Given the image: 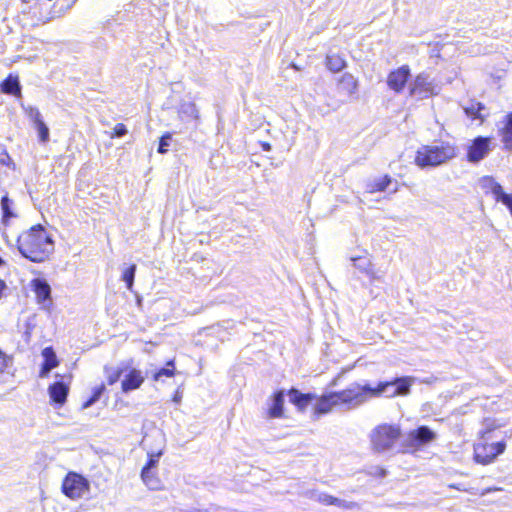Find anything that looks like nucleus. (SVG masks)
<instances>
[{
    "label": "nucleus",
    "mask_w": 512,
    "mask_h": 512,
    "mask_svg": "<svg viewBox=\"0 0 512 512\" xmlns=\"http://www.w3.org/2000/svg\"><path fill=\"white\" fill-rule=\"evenodd\" d=\"M17 244L21 255L36 263L44 262L54 251V241L41 224L23 232Z\"/></svg>",
    "instance_id": "obj_1"
},
{
    "label": "nucleus",
    "mask_w": 512,
    "mask_h": 512,
    "mask_svg": "<svg viewBox=\"0 0 512 512\" xmlns=\"http://www.w3.org/2000/svg\"><path fill=\"white\" fill-rule=\"evenodd\" d=\"M416 378L413 376L395 377L390 381H380L373 387L370 384L361 385L355 383L356 390L361 394L360 406L371 398H394L398 396H407L410 394L411 387Z\"/></svg>",
    "instance_id": "obj_2"
},
{
    "label": "nucleus",
    "mask_w": 512,
    "mask_h": 512,
    "mask_svg": "<svg viewBox=\"0 0 512 512\" xmlns=\"http://www.w3.org/2000/svg\"><path fill=\"white\" fill-rule=\"evenodd\" d=\"M458 149L448 141H438L431 145L421 146L415 156V163L420 168L437 167L457 157Z\"/></svg>",
    "instance_id": "obj_3"
},
{
    "label": "nucleus",
    "mask_w": 512,
    "mask_h": 512,
    "mask_svg": "<svg viewBox=\"0 0 512 512\" xmlns=\"http://www.w3.org/2000/svg\"><path fill=\"white\" fill-rule=\"evenodd\" d=\"M361 394L356 390L355 383L350 384L346 389L325 394L317 399L315 413L326 414L333 407H341L344 410L356 409L360 406Z\"/></svg>",
    "instance_id": "obj_4"
},
{
    "label": "nucleus",
    "mask_w": 512,
    "mask_h": 512,
    "mask_svg": "<svg viewBox=\"0 0 512 512\" xmlns=\"http://www.w3.org/2000/svg\"><path fill=\"white\" fill-rule=\"evenodd\" d=\"M401 436V429L397 425L382 424L371 433L372 447L376 452L390 451Z\"/></svg>",
    "instance_id": "obj_5"
},
{
    "label": "nucleus",
    "mask_w": 512,
    "mask_h": 512,
    "mask_svg": "<svg viewBox=\"0 0 512 512\" xmlns=\"http://www.w3.org/2000/svg\"><path fill=\"white\" fill-rule=\"evenodd\" d=\"M61 490L69 499L78 500L89 494L90 482L81 474L69 472L63 479Z\"/></svg>",
    "instance_id": "obj_6"
},
{
    "label": "nucleus",
    "mask_w": 512,
    "mask_h": 512,
    "mask_svg": "<svg viewBox=\"0 0 512 512\" xmlns=\"http://www.w3.org/2000/svg\"><path fill=\"white\" fill-rule=\"evenodd\" d=\"M436 433L428 426L422 425L411 430L402 443V452L416 451L436 439Z\"/></svg>",
    "instance_id": "obj_7"
},
{
    "label": "nucleus",
    "mask_w": 512,
    "mask_h": 512,
    "mask_svg": "<svg viewBox=\"0 0 512 512\" xmlns=\"http://www.w3.org/2000/svg\"><path fill=\"white\" fill-rule=\"evenodd\" d=\"M439 92L440 87L426 72L418 74L410 84V95L418 97L419 99H425L432 95H437Z\"/></svg>",
    "instance_id": "obj_8"
},
{
    "label": "nucleus",
    "mask_w": 512,
    "mask_h": 512,
    "mask_svg": "<svg viewBox=\"0 0 512 512\" xmlns=\"http://www.w3.org/2000/svg\"><path fill=\"white\" fill-rule=\"evenodd\" d=\"M505 450L503 442L479 443L474 446V458L477 463L489 464Z\"/></svg>",
    "instance_id": "obj_9"
},
{
    "label": "nucleus",
    "mask_w": 512,
    "mask_h": 512,
    "mask_svg": "<svg viewBox=\"0 0 512 512\" xmlns=\"http://www.w3.org/2000/svg\"><path fill=\"white\" fill-rule=\"evenodd\" d=\"M489 138L478 136L476 137L471 145L468 147L467 160L470 163H478L486 157L490 150Z\"/></svg>",
    "instance_id": "obj_10"
},
{
    "label": "nucleus",
    "mask_w": 512,
    "mask_h": 512,
    "mask_svg": "<svg viewBox=\"0 0 512 512\" xmlns=\"http://www.w3.org/2000/svg\"><path fill=\"white\" fill-rule=\"evenodd\" d=\"M409 77L410 68L407 65H403L389 73L387 77V85L394 92L400 93L405 88Z\"/></svg>",
    "instance_id": "obj_11"
},
{
    "label": "nucleus",
    "mask_w": 512,
    "mask_h": 512,
    "mask_svg": "<svg viewBox=\"0 0 512 512\" xmlns=\"http://www.w3.org/2000/svg\"><path fill=\"white\" fill-rule=\"evenodd\" d=\"M32 291L36 295L37 302L46 308L51 304V287L43 278H35L31 281Z\"/></svg>",
    "instance_id": "obj_12"
},
{
    "label": "nucleus",
    "mask_w": 512,
    "mask_h": 512,
    "mask_svg": "<svg viewBox=\"0 0 512 512\" xmlns=\"http://www.w3.org/2000/svg\"><path fill=\"white\" fill-rule=\"evenodd\" d=\"M144 380L145 378L140 370L136 368L127 369L121 382V389L124 393L136 390L140 388Z\"/></svg>",
    "instance_id": "obj_13"
},
{
    "label": "nucleus",
    "mask_w": 512,
    "mask_h": 512,
    "mask_svg": "<svg viewBox=\"0 0 512 512\" xmlns=\"http://www.w3.org/2000/svg\"><path fill=\"white\" fill-rule=\"evenodd\" d=\"M270 402L267 417L271 419L281 418L284 413V391L280 390L275 392Z\"/></svg>",
    "instance_id": "obj_14"
},
{
    "label": "nucleus",
    "mask_w": 512,
    "mask_h": 512,
    "mask_svg": "<svg viewBox=\"0 0 512 512\" xmlns=\"http://www.w3.org/2000/svg\"><path fill=\"white\" fill-rule=\"evenodd\" d=\"M289 400L299 410H304L313 400L316 395L312 393H301L299 390L292 388L288 392Z\"/></svg>",
    "instance_id": "obj_15"
},
{
    "label": "nucleus",
    "mask_w": 512,
    "mask_h": 512,
    "mask_svg": "<svg viewBox=\"0 0 512 512\" xmlns=\"http://www.w3.org/2000/svg\"><path fill=\"white\" fill-rule=\"evenodd\" d=\"M48 392H49L51 400L54 403H56L58 405H63L66 401V398H67V395L69 392V388L62 381H57L49 386Z\"/></svg>",
    "instance_id": "obj_16"
},
{
    "label": "nucleus",
    "mask_w": 512,
    "mask_h": 512,
    "mask_svg": "<svg viewBox=\"0 0 512 512\" xmlns=\"http://www.w3.org/2000/svg\"><path fill=\"white\" fill-rule=\"evenodd\" d=\"M128 365L121 364L119 366H105L104 373L107 379L108 385H114L121 376L127 371Z\"/></svg>",
    "instance_id": "obj_17"
},
{
    "label": "nucleus",
    "mask_w": 512,
    "mask_h": 512,
    "mask_svg": "<svg viewBox=\"0 0 512 512\" xmlns=\"http://www.w3.org/2000/svg\"><path fill=\"white\" fill-rule=\"evenodd\" d=\"M1 91L5 94L20 96L21 95V85H20L18 77L9 75L1 83Z\"/></svg>",
    "instance_id": "obj_18"
},
{
    "label": "nucleus",
    "mask_w": 512,
    "mask_h": 512,
    "mask_svg": "<svg viewBox=\"0 0 512 512\" xmlns=\"http://www.w3.org/2000/svg\"><path fill=\"white\" fill-rule=\"evenodd\" d=\"M338 85L339 89H341L342 91L346 92L349 95H352L356 92L358 83L356 78L352 74L345 73L339 79Z\"/></svg>",
    "instance_id": "obj_19"
},
{
    "label": "nucleus",
    "mask_w": 512,
    "mask_h": 512,
    "mask_svg": "<svg viewBox=\"0 0 512 512\" xmlns=\"http://www.w3.org/2000/svg\"><path fill=\"white\" fill-rule=\"evenodd\" d=\"M485 110V106L480 102H472L464 107L465 114L473 120L479 119L483 121L486 117V115L483 113Z\"/></svg>",
    "instance_id": "obj_20"
},
{
    "label": "nucleus",
    "mask_w": 512,
    "mask_h": 512,
    "mask_svg": "<svg viewBox=\"0 0 512 512\" xmlns=\"http://www.w3.org/2000/svg\"><path fill=\"white\" fill-rule=\"evenodd\" d=\"M390 183H391L390 176L385 175L383 177L376 178V179L370 181L366 186V190L369 193L385 191Z\"/></svg>",
    "instance_id": "obj_21"
},
{
    "label": "nucleus",
    "mask_w": 512,
    "mask_h": 512,
    "mask_svg": "<svg viewBox=\"0 0 512 512\" xmlns=\"http://www.w3.org/2000/svg\"><path fill=\"white\" fill-rule=\"evenodd\" d=\"M505 125L502 129V141L505 147L512 150V112L505 117Z\"/></svg>",
    "instance_id": "obj_22"
},
{
    "label": "nucleus",
    "mask_w": 512,
    "mask_h": 512,
    "mask_svg": "<svg viewBox=\"0 0 512 512\" xmlns=\"http://www.w3.org/2000/svg\"><path fill=\"white\" fill-rule=\"evenodd\" d=\"M483 189L489 190L494 198L498 197L504 190L503 187L495 181L494 178L486 176L481 179Z\"/></svg>",
    "instance_id": "obj_23"
},
{
    "label": "nucleus",
    "mask_w": 512,
    "mask_h": 512,
    "mask_svg": "<svg viewBox=\"0 0 512 512\" xmlns=\"http://www.w3.org/2000/svg\"><path fill=\"white\" fill-rule=\"evenodd\" d=\"M326 65L330 71L339 72L346 66V61L340 55L328 54Z\"/></svg>",
    "instance_id": "obj_24"
},
{
    "label": "nucleus",
    "mask_w": 512,
    "mask_h": 512,
    "mask_svg": "<svg viewBox=\"0 0 512 512\" xmlns=\"http://www.w3.org/2000/svg\"><path fill=\"white\" fill-rule=\"evenodd\" d=\"M105 390L106 387L104 384L94 387L92 390V395L83 403L82 408L87 409L94 405L101 398Z\"/></svg>",
    "instance_id": "obj_25"
},
{
    "label": "nucleus",
    "mask_w": 512,
    "mask_h": 512,
    "mask_svg": "<svg viewBox=\"0 0 512 512\" xmlns=\"http://www.w3.org/2000/svg\"><path fill=\"white\" fill-rule=\"evenodd\" d=\"M0 206H1L2 214H3L4 222H7L10 218H13L16 216L11 208L12 200L8 197L7 194L1 198Z\"/></svg>",
    "instance_id": "obj_26"
},
{
    "label": "nucleus",
    "mask_w": 512,
    "mask_h": 512,
    "mask_svg": "<svg viewBox=\"0 0 512 512\" xmlns=\"http://www.w3.org/2000/svg\"><path fill=\"white\" fill-rule=\"evenodd\" d=\"M42 356L44 359L43 363L45 365L49 366L52 369L58 366L59 362L57 360L56 353L52 347L44 348L42 351Z\"/></svg>",
    "instance_id": "obj_27"
},
{
    "label": "nucleus",
    "mask_w": 512,
    "mask_h": 512,
    "mask_svg": "<svg viewBox=\"0 0 512 512\" xmlns=\"http://www.w3.org/2000/svg\"><path fill=\"white\" fill-rule=\"evenodd\" d=\"M351 261L355 268L364 273L369 272L372 267L371 260L366 256L351 257Z\"/></svg>",
    "instance_id": "obj_28"
},
{
    "label": "nucleus",
    "mask_w": 512,
    "mask_h": 512,
    "mask_svg": "<svg viewBox=\"0 0 512 512\" xmlns=\"http://www.w3.org/2000/svg\"><path fill=\"white\" fill-rule=\"evenodd\" d=\"M141 478L143 482L150 488V489H157L158 488V481L152 474L151 470L148 469V467H143L141 471Z\"/></svg>",
    "instance_id": "obj_29"
},
{
    "label": "nucleus",
    "mask_w": 512,
    "mask_h": 512,
    "mask_svg": "<svg viewBox=\"0 0 512 512\" xmlns=\"http://www.w3.org/2000/svg\"><path fill=\"white\" fill-rule=\"evenodd\" d=\"M180 115L197 119L199 117L196 105L192 102L183 103L179 109Z\"/></svg>",
    "instance_id": "obj_30"
},
{
    "label": "nucleus",
    "mask_w": 512,
    "mask_h": 512,
    "mask_svg": "<svg viewBox=\"0 0 512 512\" xmlns=\"http://www.w3.org/2000/svg\"><path fill=\"white\" fill-rule=\"evenodd\" d=\"M135 272H136L135 264L130 265L123 271L122 280L126 283V287L129 290H131L133 287Z\"/></svg>",
    "instance_id": "obj_31"
},
{
    "label": "nucleus",
    "mask_w": 512,
    "mask_h": 512,
    "mask_svg": "<svg viewBox=\"0 0 512 512\" xmlns=\"http://www.w3.org/2000/svg\"><path fill=\"white\" fill-rule=\"evenodd\" d=\"M174 361L170 360L167 362L166 367L159 369L153 375L155 381H158L161 377H172L174 375Z\"/></svg>",
    "instance_id": "obj_32"
},
{
    "label": "nucleus",
    "mask_w": 512,
    "mask_h": 512,
    "mask_svg": "<svg viewBox=\"0 0 512 512\" xmlns=\"http://www.w3.org/2000/svg\"><path fill=\"white\" fill-rule=\"evenodd\" d=\"M312 498L316 499L320 503L326 506L334 505L335 498L332 495L323 493V492H314L312 494Z\"/></svg>",
    "instance_id": "obj_33"
},
{
    "label": "nucleus",
    "mask_w": 512,
    "mask_h": 512,
    "mask_svg": "<svg viewBox=\"0 0 512 512\" xmlns=\"http://www.w3.org/2000/svg\"><path fill=\"white\" fill-rule=\"evenodd\" d=\"M35 128L38 131L40 141L44 143L47 142L49 140V128L44 121L35 124Z\"/></svg>",
    "instance_id": "obj_34"
},
{
    "label": "nucleus",
    "mask_w": 512,
    "mask_h": 512,
    "mask_svg": "<svg viewBox=\"0 0 512 512\" xmlns=\"http://www.w3.org/2000/svg\"><path fill=\"white\" fill-rule=\"evenodd\" d=\"M333 506H337V507H339L341 509H345V510H353V509L359 508L358 503H356L354 501H346V500H343V499H340L337 497L335 498Z\"/></svg>",
    "instance_id": "obj_35"
},
{
    "label": "nucleus",
    "mask_w": 512,
    "mask_h": 512,
    "mask_svg": "<svg viewBox=\"0 0 512 512\" xmlns=\"http://www.w3.org/2000/svg\"><path fill=\"white\" fill-rule=\"evenodd\" d=\"M495 200L505 205L512 215V194L503 191L498 197L495 198Z\"/></svg>",
    "instance_id": "obj_36"
},
{
    "label": "nucleus",
    "mask_w": 512,
    "mask_h": 512,
    "mask_svg": "<svg viewBox=\"0 0 512 512\" xmlns=\"http://www.w3.org/2000/svg\"><path fill=\"white\" fill-rule=\"evenodd\" d=\"M172 136L170 133L164 134L159 141L158 152L164 154L167 151V147L170 145Z\"/></svg>",
    "instance_id": "obj_37"
},
{
    "label": "nucleus",
    "mask_w": 512,
    "mask_h": 512,
    "mask_svg": "<svg viewBox=\"0 0 512 512\" xmlns=\"http://www.w3.org/2000/svg\"><path fill=\"white\" fill-rule=\"evenodd\" d=\"M28 117L33 121L34 125L43 121L40 111L36 107L26 109Z\"/></svg>",
    "instance_id": "obj_38"
},
{
    "label": "nucleus",
    "mask_w": 512,
    "mask_h": 512,
    "mask_svg": "<svg viewBox=\"0 0 512 512\" xmlns=\"http://www.w3.org/2000/svg\"><path fill=\"white\" fill-rule=\"evenodd\" d=\"M162 455V452L159 451L157 453H150L148 454L149 456V459H148V462L146 463V465L144 467H148V469H152V468H155L159 462V459Z\"/></svg>",
    "instance_id": "obj_39"
},
{
    "label": "nucleus",
    "mask_w": 512,
    "mask_h": 512,
    "mask_svg": "<svg viewBox=\"0 0 512 512\" xmlns=\"http://www.w3.org/2000/svg\"><path fill=\"white\" fill-rule=\"evenodd\" d=\"M128 130L126 126L122 123H118L113 129L114 137H123L127 134Z\"/></svg>",
    "instance_id": "obj_40"
},
{
    "label": "nucleus",
    "mask_w": 512,
    "mask_h": 512,
    "mask_svg": "<svg viewBox=\"0 0 512 512\" xmlns=\"http://www.w3.org/2000/svg\"><path fill=\"white\" fill-rule=\"evenodd\" d=\"M366 274L370 277L371 282L382 281L383 279V273L380 271L373 270L372 267Z\"/></svg>",
    "instance_id": "obj_41"
},
{
    "label": "nucleus",
    "mask_w": 512,
    "mask_h": 512,
    "mask_svg": "<svg viewBox=\"0 0 512 512\" xmlns=\"http://www.w3.org/2000/svg\"><path fill=\"white\" fill-rule=\"evenodd\" d=\"M10 358L0 350V373L8 367Z\"/></svg>",
    "instance_id": "obj_42"
},
{
    "label": "nucleus",
    "mask_w": 512,
    "mask_h": 512,
    "mask_svg": "<svg viewBox=\"0 0 512 512\" xmlns=\"http://www.w3.org/2000/svg\"><path fill=\"white\" fill-rule=\"evenodd\" d=\"M51 370H52V368H50L49 366H47L44 363H42L39 376L41 378H45V377L48 376V374L50 373Z\"/></svg>",
    "instance_id": "obj_43"
},
{
    "label": "nucleus",
    "mask_w": 512,
    "mask_h": 512,
    "mask_svg": "<svg viewBox=\"0 0 512 512\" xmlns=\"http://www.w3.org/2000/svg\"><path fill=\"white\" fill-rule=\"evenodd\" d=\"M261 146H262V149H263L264 151H270V150H271V148H272V147H271V144H269L268 142H263V143L261 144Z\"/></svg>",
    "instance_id": "obj_44"
},
{
    "label": "nucleus",
    "mask_w": 512,
    "mask_h": 512,
    "mask_svg": "<svg viewBox=\"0 0 512 512\" xmlns=\"http://www.w3.org/2000/svg\"><path fill=\"white\" fill-rule=\"evenodd\" d=\"M180 400H181V395L176 393V395L174 396V401L175 402H180Z\"/></svg>",
    "instance_id": "obj_45"
},
{
    "label": "nucleus",
    "mask_w": 512,
    "mask_h": 512,
    "mask_svg": "<svg viewBox=\"0 0 512 512\" xmlns=\"http://www.w3.org/2000/svg\"><path fill=\"white\" fill-rule=\"evenodd\" d=\"M379 475L384 477L386 475V471L381 468L380 471H379Z\"/></svg>",
    "instance_id": "obj_46"
},
{
    "label": "nucleus",
    "mask_w": 512,
    "mask_h": 512,
    "mask_svg": "<svg viewBox=\"0 0 512 512\" xmlns=\"http://www.w3.org/2000/svg\"><path fill=\"white\" fill-rule=\"evenodd\" d=\"M0 163H1V164H6V163H7V162H6V159H4V158L0 159Z\"/></svg>",
    "instance_id": "obj_47"
},
{
    "label": "nucleus",
    "mask_w": 512,
    "mask_h": 512,
    "mask_svg": "<svg viewBox=\"0 0 512 512\" xmlns=\"http://www.w3.org/2000/svg\"><path fill=\"white\" fill-rule=\"evenodd\" d=\"M4 264V261L3 259L0 257V266H2Z\"/></svg>",
    "instance_id": "obj_48"
},
{
    "label": "nucleus",
    "mask_w": 512,
    "mask_h": 512,
    "mask_svg": "<svg viewBox=\"0 0 512 512\" xmlns=\"http://www.w3.org/2000/svg\"><path fill=\"white\" fill-rule=\"evenodd\" d=\"M5 158H6L7 160H10V157H9V155H8V154H5Z\"/></svg>",
    "instance_id": "obj_49"
},
{
    "label": "nucleus",
    "mask_w": 512,
    "mask_h": 512,
    "mask_svg": "<svg viewBox=\"0 0 512 512\" xmlns=\"http://www.w3.org/2000/svg\"><path fill=\"white\" fill-rule=\"evenodd\" d=\"M331 385H336V379L333 380V382L331 383Z\"/></svg>",
    "instance_id": "obj_50"
}]
</instances>
